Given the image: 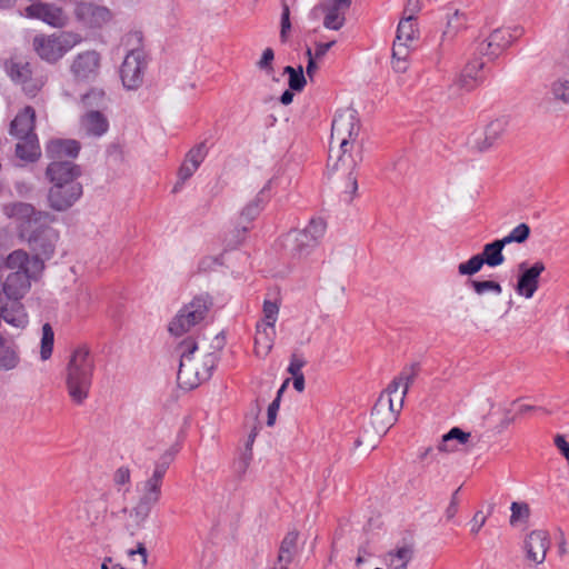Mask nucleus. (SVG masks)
Instances as JSON below:
<instances>
[{"label":"nucleus","mask_w":569,"mask_h":569,"mask_svg":"<svg viewBox=\"0 0 569 569\" xmlns=\"http://www.w3.org/2000/svg\"><path fill=\"white\" fill-rule=\"evenodd\" d=\"M485 62L479 59H475L466 64L461 71L456 84L463 90H472L482 80V70Z\"/></svg>","instance_id":"bb28decb"},{"label":"nucleus","mask_w":569,"mask_h":569,"mask_svg":"<svg viewBox=\"0 0 569 569\" xmlns=\"http://www.w3.org/2000/svg\"><path fill=\"white\" fill-rule=\"evenodd\" d=\"M483 264L490 267L498 266V239L485 246L481 253L472 256L469 260L458 266V272L461 276H472L477 273Z\"/></svg>","instance_id":"f3484780"},{"label":"nucleus","mask_w":569,"mask_h":569,"mask_svg":"<svg viewBox=\"0 0 569 569\" xmlns=\"http://www.w3.org/2000/svg\"><path fill=\"white\" fill-rule=\"evenodd\" d=\"M327 229V223L321 218H312L309 223L301 229L303 232H306L313 241H316L318 244L320 243V240L323 238Z\"/></svg>","instance_id":"de8ad7c7"},{"label":"nucleus","mask_w":569,"mask_h":569,"mask_svg":"<svg viewBox=\"0 0 569 569\" xmlns=\"http://www.w3.org/2000/svg\"><path fill=\"white\" fill-rule=\"evenodd\" d=\"M198 349L197 342L192 338H187L178 346L180 353V363L178 369V383L183 389H194L207 381L218 362V353H206L201 360L193 357Z\"/></svg>","instance_id":"7ed1b4c3"},{"label":"nucleus","mask_w":569,"mask_h":569,"mask_svg":"<svg viewBox=\"0 0 569 569\" xmlns=\"http://www.w3.org/2000/svg\"><path fill=\"white\" fill-rule=\"evenodd\" d=\"M506 31L508 32L509 39L505 41V36L500 38V49L509 47L512 41L517 40L522 34V29L520 27H515L512 29L508 28Z\"/></svg>","instance_id":"0e129e2a"},{"label":"nucleus","mask_w":569,"mask_h":569,"mask_svg":"<svg viewBox=\"0 0 569 569\" xmlns=\"http://www.w3.org/2000/svg\"><path fill=\"white\" fill-rule=\"evenodd\" d=\"M403 406V396L397 398L383 390L371 411V426L379 436H383L395 425Z\"/></svg>","instance_id":"1a4fd4ad"},{"label":"nucleus","mask_w":569,"mask_h":569,"mask_svg":"<svg viewBox=\"0 0 569 569\" xmlns=\"http://www.w3.org/2000/svg\"><path fill=\"white\" fill-rule=\"evenodd\" d=\"M509 522L512 527L525 526L530 517V508L526 502H512Z\"/></svg>","instance_id":"79ce46f5"},{"label":"nucleus","mask_w":569,"mask_h":569,"mask_svg":"<svg viewBox=\"0 0 569 569\" xmlns=\"http://www.w3.org/2000/svg\"><path fill=\"white\" fill-rule=\"evenodd\" d=\"M80 103L88 110L103 109L107 106L106 92L99 88H91L81 96Z\"/></svg>","instance_id":"4c0bfd02"},{"label":"nucleus","mask_w":569,"mask_h":569,"mask_svg":"<svg viewBox=\"0 0 569 569\" xmlns=\"http://www.w3.org/2000/svg\"><path fill=\"white\" fill-rule=\"evenodd\" d=\"M555 446L559 449L561 455L566 458L569 455V443L566 440L565 436L557 435L555 437Z\"/></svg>","instance_id":"338daca9"},{"label":"nucleus","mask_w":569,"mask_h":569,"mask_svg":"<svg viewBox=\"0 0 569 569\" xmlns=\"http://www.w3.org/2000/svg\"><path fill=\"white\" fill-rule=\"evenodd\" d=\"M276 326L257 323L254 337V355L264 359L273 348Z\"/></svg>","instance_id":"393cba45"},{"label":"nucleus","mask_w":569,"mask_h":569,"mask_svg":"<svg viewBox=\"0 0 569 569\" xmlns=\"http://www.w3.org/2000/svg\"><path fill=\"white\" fill-rule=\"evenodd\" d=\"M212 307V299L209 295L194 297L183 306L169 325V331L173 336H182L192 327L201 322Z\"/></svg>","instance_id":"6e6552de"},{"label":"nucleus","mask_w":569,"mask_h":569,"mask_svg":"<svg viewBox=\"0 0 569 569\" xmlns=\"http://www.w3.org/2000/svg\"><path fill=\"white\" fill-rule=\"evenodd\" d=\"M419 371V367L417 363H412L402 369V371L397 376L386 388V391L391 393L397 398V395L403 396L406 398L410 385L415 381Z\"/></svg>","instance_id":"cd10ccee"},{"label":"nucleus","mask_w":569,"mask_h":569,"mask_svg":"<svg viewBox=\"0 0 569 569\" xmlns=\"http://www.w3.org/2000/svg\"><path fill=\"white\" fill-rule=\"evenodd\" d=\"M262 312L263 318L258 323L276 326L279 315V305L274 301L264 300Z\"/></svg>","instance_id":"603ef678"},{"label":"nucleus","mask_w":569,"mask_h":569,"mask_svg":"<svg viewBox=\"0 0 569 569\" xmlns=\"http://www.w3.org/2000/svg\"><path fill=\"white\" fill-rule=\"evenodd\" d=\"M81 41L82 37L79 33L61 32L60 34L36 36L32 46L42 60L53 63Z\"/></svg>","instance_id":"0eeeda50"},{"label":"nucleus","mask_w":569,"mask_h":569,"mask_svg":"<svg viewBox=\"0 0 569 569\" xmlns=\"http://www.w3.org/2000/svg\"><path fill=\"white\" fill-rule=\"evenodd\" d=\"M271 180L262 188L259 194L251 200L241 211L239 222L251 227V222L259 216L266 202L263 194L270 189Z\"/></svg>","instance_id":"473e14b6"},{"label":"nucleus","mask_w":569,"mask_h":569,"mask_svg":"<svg viewBox=\"0 0 569 569\" xmlns=\"http://www.w3.org/2000/svg\"><path fill=\"white\" fill-rule=\"evenodd\" d=\"M197 169L198 168H196L194 164L190 163L188 160L184 159L183 163L181 164L178 171L179 182H186L197 171Z\"/></svg>","instance_id":"13d9d810"},{"label":"nucleus","mask_w":569,"mask_h":569,"mask_svg":"<svg viewBox=\"0 0 569 569\" xmlns=\"http://www.w3.org/2000/svg\"><path fill=\"white\" fill-rule=\"evenodd\" d=\"M291 29L290 22V9L286 1L282 2V13H281V30H280V39L282 42L287 40V34Z\"/></svg>","instance_id":"4d7b16f0"},{"label":"nucleus","mask_w":569,"mask_h":569,"mask_svg":"<svg viewBox=\"0 0 569 569\" xmlns=\"http://www.w3.org/2000/svg\"><path fill=\"white\" fill-rule=\"evenodd\" d=\"M280 407L279 397L269 405L267 410V426L272 427L276 423L277 413Z\"/></svg>","instance_id":"e2e57ef3"},{"label":"nucleus","mask_w":569,"mask_h":569,"mask_svg":"<svg viewBox=\"0 0 569 569\" xmlns=\"http://www.w3.org/2000/svg\"><path fill=\"white\" fill-rule=\"evenodd\" d=\"M497 49H498V36L496 34V31L490 33V36L481 41L478 46V52L482 57H487L488 60H495L497 57Z\"/></svg>","instance_id":"8fccbe9b"},{"label":"nucleus","mask_w":569,"mask_h":569,"mask_svg":"<svg viewBox=\"0 0 569 569\" xmlns=\"http://www.w3.org/2000/svg\"><path fill=\"white\" fill-rule=\"evenodd\" d=\"M418 30L416 28L412 16L400 20L397 29L396 40L405 42H413L417 38Z\"/></svg>","instance_id":"a19ab883"},{"label":"nucleus","mask_w":569,"mask_h":569,"mask_svg":"<svg viewBox=\"0 0 569 569\" xmlns=\"http://www.w3.org/2000/svg\"><path fill=\"white\" fill-rule=\"evenodd\" d=\"M306 54L308 57V64H307V77L310 78L311 80L313 79L317 70H318V66L316 63V58H313V53H312V50L310 48L307 49L306 51Z\"/></svg>","instance_id":"69168bd1"},{"label":"nucleus","mask_w":569,"mask_h":569,"mask_svg":"<svg viewBox=\"0 0 569 569\" xmlns=\"http://www.w3.org/2000/svg\"><path fill=\"white\" fill-rule=\"evenodd\" d=\"M179 448L176 446L170 447L163 452L160 459L154 463L153 473L164 478L170 463L173 461Z\"/></svg>","instance_id":"09e8293b"},{"label":"nucleus","mask_w":569,"mask_h":569,"mask_svg":"<svg viewBox=\"0 0 569 569\" xmlns=\"http://www.w3.org/2000/svg\"><path fill=\"white\" fill-rule=\"evenodd\" d=\"M73 16L82 28L89 30L101 29L113 18L107 7L92 1H78L73 8Z\"/></svg>","instance_id":"9b49d317"},{"label":"nucleus","mask_w":569,"mask_h":569,"mask_svg":"<svg viewBox=\"0 0 569 569\" xmlns=\"http://www.w3.org/2000/svg\"><path fill=\"white\" fill-rule=\"evenodd\" d=\"M530 236V227L527 223H519L516 228L512 229V231L500 239V264L503 262V256L501 253L505 246L517 242L522 243L525 242Z\"/></svg>","instance_id":"58836bf2"},{"label":"nucleus","mask_w":569,"mask_h":569,"mask_svg":"<svg viewBox=\"0 0 569 569\" xmlns=\"http://www.w3.org/2000/svg\"><path fill=\"white\" fill-rule=\"evenodd\" d=\"M284 73L289 74V88L292 91H302L307 80L303 74V69L301 66L298 68H293L291 66H287L283 70Z\"/></svg>","instance_id":"49530a36"},{"label":"nucleus","mask_w":569,"mask_h":569,"mask_svg":"<svg viewBox=\"0 0 569 569\" xmlns=\"http://www.w3.org/2000/svg\"><path fill=\"white\" fill-rule=\"evenodd\" d=\"M20 362L16 343L7 341L0 336V370L9 371L18 367Z\"/></svg>","instance_id":"7c9ffc66"},{"label":"nucleus","mask_w":569,"mask_h":569,"mask_svg":"<svg viewBox=\"0 0 569 569\" xmlns=\"http://www.w3.org/2000/svg\"><path fill=\"white\" fill-rule=\"evenodd\" d=\"M206 156H207V147L202 142L189 150V152L186 156V160H188L190 163L194 164L196 168H199V166L204 160Z\"/></svg>","instance_id":"864d4df0"},{"label":"nucleus","mask_w":569,"mask_h":569,"mask_svg":"<svg viewBox=\"0 0 569 569\" xmlns=\"http://www.w3.org/2000/svg\"><path fill=\"white\" fill-rule=\"evenodd\" d=\"M528 409H530L529 406L521 405L518 401L510 402L509 407L503 408L502 416H500V429L510 426Z\"/></svg>","instance_id":"37998d69"},{"label":"nucleus","mask_w":569,"mask_h":569,"mask_svg":"<svg viewBox=\"0 0 569 569\" xmlns=\"http://www.w3.org/2000/svg\"><path fill=\"white\" fill-rule=\"evenodd\" d=\"M101 57L96 50H87L77 54L70 71L78 81H90L98 77Z\"/></svg>","instance_id":"4468645a"},{"label":"nucleus","mask_w":569,"mask_h":569,"mask_svg":"<svg viewBox=\"0 0 569 569\" xmlns=\"http://www.w3.org/2000/svg\"><path fill=\"white\" fill-rule=\"evenodd\" d=\"M412 556V548L410 546H402L396 551L388 552L386 556V563L389 569H407Z\"/></svg>","instance_id":"c9c22d12"},{"label":"nucleus","mask_w":569,"mask_h":569,"mask_svg":"<svg viewBox=\"0 0 569 569\" xmlns=\"http://www.w3.org/2000/svg\"><path fill=\"white\" fill-rule=\"evenodd\" d=\"M94 369V358L87 346H79L71 352L66 368V386L74 403L82 405L89 397Z\"/></svg>","instance_id":"20e7f679"},{"label":"nucleus","mask_w":569,"mask_h":569,"mask_svg":"<svg viewBox=\"0 0 569 569\" xmlns=\"http://www.w3.org/2000/svg\"><path fill=\"white\" fill-rule=\"evenodd\" d=\"M28 18L39 19L53 28H62L69 18L64 10L53 3L36 2L26 8Z\"/></svg>","instance_id":"dca6fc26"},{"label":"nucleus","mask_w":569,"mask_h":569,"mask_svg":"<svg viewBox=\"0 0 569 569\" xmlns=\"http://www.w3.org/2000/svg\"><path fill=\"white\" fill-rule=\"evenodd\" d=\"M249 230H250V226H247V224L238 221L234 229L226 236V238H224L226 246L229 249L237 248L244 241L247 232Z\"/></svg>","instance_id":"a18cd8bd"},{"label":"nucleus","mask_w":569,"mask_h":569,"mask_svg":"<svg viewBox=\"0 0 569 569\" xmlns=\"http://www.w3.org/2000/svg\"><path fill=\"white\" fill-rule=\"evenodd\" d=\"M350 4L351 0H325L312 10L311 14L317 17L319 12L323 13L325 28L339 30L345 24V16Z\"/></svg>","instance_id":"ddd939ff"},{"label":"nucleus","mask_w":569,"mask_h":569,"mask_svg":"<svg viewBox=\"0 0 569 569\" xmlns=\"http://www.w3.org/2000/svg\"><path fill=\"white\" fill-rule=\"evenodd\" d=\"M32 264V258L24 250H14L6 259V266L9 269H17L30 273L29 266Z\"/></svg>","instance_id":"ea45409f"},{"label":"nucleus","mask_w":569,"mask_h":569,"mask_svg":"<svg viewBox=\"0 0 569 569\" xmlns=\"http://www.w3.org/2000/svg\"><path fill=\"white\" fill-rule=\"evenodd\" d=\"M16 154L27 161H34L40 156V147L37 136L18 139Z\"/></svg>","instance_id":"f704fd0d"},{"label":"nucleus","mask_w":569,"mask_h":569,"mask_svg":"<svg viewBox=\"0 0 569 569\" xmlns=\"http://www.w3.org/2000/svg\"><path fill=\"white\" fill-rule=\"evenodd\" d=\"M39 212L31 204L24 202H14L4 207V213L9 218L17 220L20 237L24 224L38 220Z\"/></svg>","instance_id":"a878e982"},{"label":"nucleus","mask_w":569,"mask_h":569,"mask_svg":"<svg viewBox=\"0 0 569 569\" xmlns=\"http://www.w3.org/2000/svg\"><path fill=\"white\" fill-rule=\"evenodd\" d=\"M109 129V121L100 110H88L80 118V130L88 137L99 138Z\"/></svg>","instance_id":"4be33fe9"},{"label":"nucleus","mask_w":569,"mask_h":569,"mask_svg":"<svg viewBox=\"0 0 569 569\" xmlns=\"http://www.w3.org/2000/svg\"><path fill=\"white\" fill-rule=\"evenodd\" d=\"M470 437L471 435L469 432H465L460 428L455 427L441 437L437 448L441 452H452L457 450L458 445H465Z\"/></svg>","instance_id":"72a5a7b5"},{"label":"nucleus","mask_w":569,"mask_h":569,"mask_svg":"<svg viewBox=\"0 0 569 569\" xmlns=\"http://www.w3.org/2000/svg\"><path fill=\"white\" fill-rule=\"evenodd\" d=\"M30 274L23 270L11 272L2 283V291L9 300L19 301L30 288Z\"/></svg>","instance_id":"aec40b11"},{"label":"nucleus","mask_w":569,"mask_h":569,"mask_svg":"<svg viewBox=\"0 0 569 569\" xmlns=\"http://www.w3.org/2000/svg\"><path fill=\"white\" fill-rule=\"evenodd\" d=\"M54 218L48 212H39L38 220L24 224L21 231V239L29 243L34 252L32 266L42 269L41 258L50 259L59 240L58 231L51 226Z\"/></svg>","instance_id":"39448f33"},{"label":"nucleus","mask_w":569,"mask_h":569,"mask_svg":"<svg viewBox=\"0 0 569 569\" xmlns=\"http://www.w3.org/2000/svg\"><path fill=\"white\" fill-rule=\"evenodd\" d=\"M46 174L52 183L48 193V201L53 210L64 211L81 197L82 186L77 181L81 170L72 161L52 160Z\"/></svg>","instance_id":"f03ea898"},{"label":"nucleus","mask_w":569,"mask_h":569,"mask_svg":"<svg viewBox=\"0 0 569 569\" xmlns=\"http://www.w3.org/2000/svg\"><path fill=\"white\" fill-rule=\"evenodd\" d=\"M80 151L77 140H53L48 143L46 152L50 159L61 160L63 157L76 158Z\"/></svg>","instance_id":"c85d7f7f"},{"label":"nucleus","mask_w":569,"mask_h":569,"mask_svg":"<svg viewBox=\"0 0 569 569\" xmlns=\"http://www.w3.org/2000/svg\"><path fill=\"white\" fill-rule=\"evenodd\" d=\"M546 266L542 261H536L531 267L527 262L519 264V277L516 286V291L519 296L527 299L533 297L539 288V277L545 271Z\"/></svg>","instance_id":"2eb2a0df"},{"label":"nucleus","mask_w":569,"mask_h":569,"mask_svg":"<svg viewBox=\"0 0 569 569\" xmlns=\"http://www.w3.org/2000/svg\"><path fill=\"white\" fill-rule=\"evenodd\" d=\"M550 546L549 533L546 530L531 531L523 541L526 558L536 565L545 561Z\"/></svg>","instance_id":"a211bd4d"},{"label":"nucleus","mask_w":569,"mask_h":569,"mask_svg":"<svg viewBox=\"0 0 569 569\" xmlns=\"http://www.w3.org/2000/svg\"><path fill=\"white\" fill-rule=\"evenodd\" d=\"M486 522V516L482 511L477 512L471 521V532L477 533Z\"/></svg>","instance_id":"774afa93"},{"label":"nucleus","mask_w":569,"mask_h":569,"mask_svg":"<svg viewBox=\"0 0 569 569\" xmlns=\"http://www.w3.org/2000/svg\"><path fill=\"white\" fill-rule=\"evenodd\" d=\"M162 483L163 478L152 472L151 476L138 485L139 499L137 503L130 510L123 509V512L128 513L124 527L131 536L143 527L152 508L160 501Z\"/></svg>","instance_id":"423d86ee"},{"label":"nucleus","mask_w":569,"mask_h":569,"mask_svg":"<svg viewBox=\"0 0 569 569\" xmlns=\"http://www.w3.org/2000/svg\"><path fill=\"white\" fill-rule=\"evenodd\" d=\"M6 71L10 79L22 86L23 91L28 94H36L43 86L41 79H33L30 63L22 58L11 57L4 63Z\"/></svg>","instance_id":"f8f14e48"},{"label":"nucleus","mask_w":569,"mask_h":569,"mask_svg":"<svg viewBox=\"0 0 569 569\" xmlns=\"http://www.w3.org/2000/svg\"><path fill=\"white\" fill-rule=\"evenodd\" d=\"M411 42L395 40L392 46V68L396 72L403 73L409 68Z\"/></svg>","instance_id":"2f4dec72"},{"label":"nucleus","mask_w":569,"mask_h":569,"mask_svg":"<svg viewBox=\"0 0 569 569\" xmlns=\"http://www.w3.org/2000/svg\"><path fill=\"white\" fill-rule=\"evenodd\" d=\"M446 16V27L441 34V44L446 40H453L456 36L467 29L469 16L466 11L449 7Z\"/></svg>","instance_id":"5701e85b"},{"label":"nucleus","mask_w":569,"mask_h":569,"mask_svg":"<svg viewBox=\"0 0 569 569\" xmlns=\"http://www.w3.org/2000/svg\"><path fill=\"white\" fill-rule=\"evenodd\" d=\"M54 332L49 323L42 326V337L40 346V357L42 360H48L53 350Z\"/></svg>","instance_id":"c03bdc74"},{"label":"nucleus","mask_w":569,"mask_h":569,"mask_svg":"<svg viewBox=\"0 0 569 569\" xmlns=\"http://www.w3.org/2000/svg\"><path fill=\"white\" fill-rule=\"evenodd\" d=\"M274 59V52L271 48H267L262 52V57L258 62V67L263 70L271 71L272 67L271 63Z\"/></svg>","instance_id":"052dcab7"},{"label":"nucleus","mask_w":569,"mask_h":569,"mask_svg":"<svg viewBox=\"0 0 569 569\" xmlns=\"http://www.w3.org/2000/svg\"><path fill=\"white\" fill-rule=\"evenodd\" d=\"M551 93L553 96L555 101H560L565 104L569 103V80L568 79H557L551 84Z\"/></svg>","instance_id":"3c124183"},{"label":"nucleus","mask_w":569,"mask_h":569,"mask_svg":"<svg viewBox=\"0 0 569 569\" xmlns=\"http://www.w3.org/2000/svg\"><path fill=\"white\" fill-rule=\"evenodd\" d=\"M288 241L290 254L295 259L307 258L313 251V249L318 247V243L301 229L290 232L288 234Z\"/></svg>","instance_id":"b1692460"},{"label":"nucleus","mask_w":569,"mask_h":569,"mask_svg":"<svg viewBox=\"0 0 569 569\" xmlns=\"http://www.w3.org/2000/svg\"><path fill=\"white\" fill-rule=\"evenodd\" d=\"M36 111L32 107H24L11 121L10 134L16 139L37 136L34 133Z\"/></svg>","instance_id":"412c9836"},{"label":"nucleus","mask_w":569,"mask_h":569,"mask_svg":"<svg viewBox=\"0 0 569 569\" xmlns=\"http://www.w3.org/2000/svg\"><path fill=\"white\" fill-rule=\"evenodd\" d=\"M469 284L475 290V292L479 296H482L488 292L498 291V282L495 280H470Z\"/></svg>","instance_id":"5fc2aeb1"},{"label":"nucleus","mask_w":569,"mask_h":569,"mask_svg":"<svg viewBox=\"0 0 569 569\" xmlns=\"http://www.w3.org/2000/svg\"><path fill=\"white\" fill-rule=\"evenodd\" d=\"M359 132L360 121L355 109L347 108L336 114L331 124L327 171L329 174L340 172L346 176L352 193L358 189L353 171L362 160Z\"/></svg>","instance_id":"f257e3e1"},{"label":"nucleus","mask_w":569,"mask_h":569,"mask_svg":"<svg viewBox=\"0 0 569 569\" xmlns=\"http://www.w3.org/2000/svg\"><path fill=\"white\" fill-rule=\"evenodd\" d=\"M108 501L109 493L107 491L97 490L88 495L83 505L87 521L91 525L100 521L108 511Z\"/></svg>","instance_id":"6ab92c4d"},{"label":"nucleus","mask_w":569,"mask_h":569,"mask_svg":"<svg viewBox=\"0 0 569 569\" xmlns=\"http://www.w3.org/2000/svg\"><path fill=\"white\" fill-rule=\"evenodd\" d=\"M113 481L118 486H123L130 482V470L128 467H120L116 470Z\"/></svg>","instance_id":"680f3d73"},{"label":"nucleus","mask_w":569,"mask_h":569,"mask_svg":"<svg viewBox=\"0 0 569 569\" xmlns=\"http://www.w3.org/2000/svg\"><path fill=\"white\" fill-rule=\"evenodd\" d=\"M305 365H306V361L301 357L293 353L290 358V363L288 366V372L291 376L302 375V368L305 367Z\"/></svg>","instance_id":"bf43d9fd"},{"label":"nucleus","mask_w":569,"mask_h":569,"mask_svg":"<svg viewBox=\"0 0 569 569\" xmlns=\"http://www.w3.org/2000/svg\"><path fill=\"white\" fill-rule=\"evenodd\" d=\"M147 69L146 53L143 49L132 48L124 57L120 68V78L122 84L128 90L138 89L144 77Z\"/></svg>","instance_id":"9d476101"},{"label":"nucleus","mask_w":569,"mask_h":569,"mask_svg":"<svg viewBox=\"0 0 569 569\" xmlns=\"http://www.w3.org/2000/svg\"><path fill=\"white\" fill-rule=\"evenodd\" d=\"M483 141H480V138H478L476 141V147L480 151L487 150L488 148L493 146L497 140V132L492 124L487 128V130L483 132Z\"/></svg>","instance_id":"6e6d98bb"},{"label":"nucleus","mask_w":569,"mask_h":569,"mask_svg":"<svg viewBox=\"0 0 569 569\" xmlns=\"http://www.w3.org/2000/svg\"><path fill=\"white\" fill-rule=\"evenodd\" d=\"M0 315L7 323L13 327L24 328L28 325V315L19 301H12L10 307L3 303Z\"/></svg>","instance_id":"c756f323"},{"label":"nucleus","mask_w":569,"mask_h":569,"mask_svg":"<svg viewBox=\"0 0 569 569\" xmlns=\"http://www.w3.org/2000/svg\"><path fill=\"white\" fill-rule=\"evenodd\" d=\"M298 532L297 531H289L284 538L282 539L281 543H280V548H279V553H278V557L277 559H279V561H287V562H292L295 556L297 555L298 552V547H297V542H298Z\"/></svg>","instance_id":"e433bc0d"}]
</instances>
